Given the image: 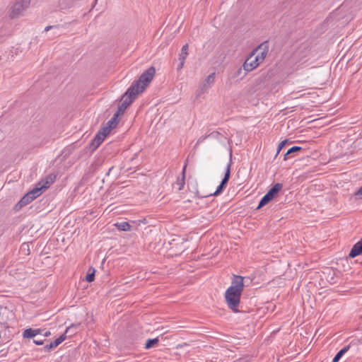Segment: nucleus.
<instances>
[{"mask_svg":"<svg viewBox=\"0 0 362 362\" xmlns=\"http://www.w3.org/2000/svg\"><path fill=\"white\" fill-rule=\"evenodd\" d=\"M156 74V69L151 66L146 70L139 78L134 81L127 92L122 97V103L119 105L118 110L115 113H118V116L122 114L129 105L132 104L136 95L142 93L152 81Z\"/></svg>","mask_w":362,"mask_h":362,"instance_id":"nucleus-1","label":"nucleus"},{"mask_svg":"<svg viewBox=\"0 0 362 362\" xmlns=\"http://www.w3.org/2000/svg\"><path fill=\"white\" fill-rule=\"evenodd\" d=\"M243 277L234 275L231 286L226 290L225 298L227 305L233 312H238L240 297L244 288Z\"/></svg>","mask_w":362,"mask_h":362,"instance_id":"nucleus-2","label":"nucleus"},{"mask_svg":"<svg viewBox=\"0 0 362 362\" xmlns=\"http://www.w3.org/2000/svg\"><path fill=\"white\" fill-rule=\"evenodd\" d=\"M30 6V0H16L10 9V17L16 18L23 16Z\"/></svg>","mask_w":362,"mask_h":362,"instance_id":"nucleus-3","label":"nucleus"},{"mask_svg":"<svg viewBox=\"0 0 362 362\" xmlns=\"http://www.w3.org/2000/svg\"><path fill=\"white\" fill-rule=\"evenodd\" d=\"M262 47H256L255 49L250 53L249 57L246 59L243 64V69L245 71H251L259 66L262 62V58H257L255 54L258 52V48Z\"/></svg>","mask_w":362,"mask_h":362,"instance_id":"nucleus-4","label":"nucleus"},{"mask_svg":"<svg viewBox=\"0 0 362 362\" xmlns=\"http://www.w3.org/2000/svg\"><path fill=\"white\" fill-rule=\"evenodd\" d=\"M230 165H231L230 163H229L227 165L224 177L223 178L222 181L221 182V184L218 186L216 190L214 193H210L209 194H199V192H197V196L203 198V197H207L209 196H218V194H220L222 192V191L223 190V189L226 187L228 180L230 179Z\"/></svg>","mask_w":362,"mask_h":362,"instance_id":"nucleus-5","label":"nucleus"},{"mask_svg":"<svg viewBox=\"0 0 362 362\" xmlns=\"http://www.w3.org/2000/svg\"><path fill=\"white\" fill-rule=\"evenodd\" d=\"M107 134L108 133H106V132H104L102 129H100L94 139L92 140L89 146L90 150L91 151L96 150L104 141Z\"/></svg>","mask_w":362,"mask_h":362,"instance_id":"nucleus-6","label":"nucleus"},{"mask_svg":"<svg viewBox=\"0 0 362 362\" xmlns=\"http://www.w3.org/2000/svg\"><path fill=\"white\" fill-rule=\"evenodd\" d=\"M64 30V29L62 26L57 25L47 26L45 28L44 31L45 32L47 37L52 39L57 36L61 35L63 33Z\"/></svg>","mask_w":362,"mask_h":362,"instance_id":"nucleus-7","label":"nucleus"},{"mask_svg":"<svg viewBox=\"0 0 362 362\" xmlns=\"http://www.w3.org/2000/svg\"><path fill=\"white\" fill-rule=\"evenodd\" d=\"M215 76H216V74L214 72V73H211V74H209L204 80V81L202 82V83L199 88V95L207 91L210 88L211 85L214 84V83L215 81Z\"/></svg>","mask_w":362,"mask_h":362,"instance_id":"nucleus-8","label":"nucleus"},{"mask_svg":"<svg viewBox=\"0 0 362 362\" xmlns=\"http://www.w3.org/2000/svg\"><path fill=\"white\" fill-rule=\"evenodd\" d=\"M117 117L118 113H115L113 117L101 128L103 131L106 132V133L109 134L110 131L117 126Z\"/></svg>","mask_w":362,"mask_h":362,"instance_id":"nucleus-9","label":"nucleus"},{"mask_svg":"<svg viewBox=\"0 0 362 362\" xmlns=\"http://www.w3.org/2000/svg\"><path fill=\"white\" fill-rule=\"evenodd\" d=\"M33 200H34V199L28 192L16 204V209L17 210L21 209V208H23V206H26L27 204H28L29 203H30Z\"/></svg>","mask_w":362,"mask_h":362,"instance_id":"nucleus-10","label":"nucleus"},{"mask_svg":"<svg viewBox=\"0 0 362 362\" xmlns=\"http://www.w3.org/2000/svg\"><path fill=\"white\" fill-rule=\"evenodd\" d=\"M362 253V239L356 243L351 250L349 256L351 258L356 257V256Z\"/></svg>","mask_w":362,"mask_h":362,"instance_id":"nucleus-11","label":"nucleus"},{"mask_svg":"<svg viewBox=\"0 0 362 362\" xmlns=\"http://www.w3.org/2000/svg\"><path fill=\"white\" fill-rule=\"evenodd\" d=\"M188 47H182L180 54H179V61L180 63L177 66V71H180L182 69L185 63V60L188 55Z\"/></svg>","mask_w":362,"mask_h":362,"instance_id":"nucleus-12","label":"nucleus"},{"mask_svg":"<svg viewBox=\"0 0 362 362\" xmlns=\"http://www.w3.org/2000/svg\"><path fill=\"white\" fill-rule=\"evenodd\" d=\"M283 185L281 183H276L268 192L267 194L273 199L276 194L281 190Z\"/></svg>","mask_w":362,"mask_h":362,"instance_id":"nucleus-13","label":"nucleus"},{"mask_svg":"<svg viewBox=\"0 0 362 362\" xmlns=\"http://www.w3.org/2000/svg\"><path fill=\"white\" fill-rule=\"evenodd\" d=\"M40 333V329H33L29 328V329H26L23 332V337L24 338L30 339V338H33V337H35L36 335L39 334Z\"/></svg>","mask_w":362,"mask_h":362,"instance_id":"nucleus-14","label":"nucleus"},{"mask_svg":"<svg viewBox=\"0 0 362 362\" xmlns=\"http://www.w3.org/2000/svg\"><path fill=\"white\" fill-rule=\"evenodd\" d=\"M42 189L43 187H41V182H39L34 189L28 192V194L35 199L42 194Z\"/></svg>","mask_w":362,"mask_h":362,"instance_id":"nucleus-15","label":"nucleus"},{"mask_svg":"<svg viewBox=\"0 0 362 362\" xmlns=\"http://www.w3.org/2000/svg\"><path fill=\"white\" fill-rule=\"evenodd\" d=\"M185 167L183 169L182 177H177V181L174 183L176 186H177V189L179 191L182 190L185 186Z\"/></svg>","mask_w":362,"mask_h":362,"instance_id":"nucleus-16","label":"nucleus"},{"mask_svg":"<svg viewBox=\"0 0 362 362\" xmlns=\"http://www.w3.org/2000/svg\"><path fill=\"white\" fill-rule=\"evenodd\" d=\"M247 72L248 71H245L244 69H243L241 67H240L235 71L233 76V78L241 80L246 76Z\"/></svg>","mask_w":362,"mask_h":362,"instance_id":"nucleus-17","label":"nucleus"},{"mask_svg":"<svg viewBox=\"0 0 362 362\" xmlns=\"http://www.w3.org/2000/svg\"><path fill=\"white\" fill-rule=\"evenodd\" d=\"M350 345H347L341 349L334 357L332 362H338L342 356L349 349Z\"/></svg>","mask_w":362,"mask_h":362,"instance_id":"nucleus-18","label":"nucleus"},{"mask_svg":"<svg viewBox=\"0 0 362 362\" xmlns=\"http://www.w3.org/2000/svg\"><path fill=\"white\" fill-rule=\"evenodd\" d=\"M74 0H59V7L61 9H66L74 4Z\"/></svg>","mask_w":362,"mask_h":362,"instance_id":"nucleus-19","label":"nucleus"},{"mask_svg":"<svg viewBox=\"0 0 362 362\" xmlns=\"http://www.w3.org/2000/svg\"><path fill=\"white\" fill-rule=\"evenodd\" d=\"M78 326H79V325H74L73 324L71 326H69V327H67V329H66V331L64 332L65 336H66V334H69V335L70 337L74 335L76 333V329Z\"/></svg>","mask_w":362,"mask_h":362,"instance_id":"nucleus-20","label":"nucleus"},{"mask_svg":"<svg viewBox=\"0 0 362 362\" xmlns=\"http://www.w3.org/2000/svg\"><path fill=\"white\" fill-rule=\"evenodd\" d=\"M55 177V175L52 177V175H50L46 178L45 182L43 184L41 183V187H43V189H46L49 187V185L54 182Z\"/></svg>","mask_w":362,"mask_h":362,"instance_id":"nucleus-21","label":"nucleus"},{"mask_svg":"<svg viewBox=\"0 0 362 362\" xmlns=\"http://www.w3.org/2000/svg\"><path fill=\"white\" fill-rule=\"evenodd\" d=\"M55 177V175L52 177V175H50L46 178L45 182L43 184L41 183V187H43V189H46L49 187V185L54 182Z\"/></svg>","mask_w":362,"mask_h":362,"instance_id":"nucleus-22","label":"nucleus"},{"mask_svg":"<svg viewBox=\"0 0 362 362\" xmlns=\"http://www.w3.org/2000/svg\"><path fill=\"white\" fill-rule=\"evenodd\" d=\"M115 226L122 231H128L130 230V225L127 222L117 223Z\"/></svg>","mask_w":362,"mask_h":362,"instance_id":"nucleus-23","label":"nucleus"},{"mask_svg":"<svg viewBox=\"0 0 362 362\" xmlns=\"http://www.w3.org/2000/svg\"><path fill=\"white\" fill-rule=\"evenodd\" d=\"M272 199L267 194H266L262 198V199L260 200L259 203V205L257 206V209H259L262 206H264V205H266L267 204H268L270 201H272Z\"/></svg>","mask_w":362,"mask_h":362,"instance_id":"nucleus-24","label":"nucleus"},{"mask_svg":"<svg viewBox=\"0 0 362 362\" xmlns=\"http://www.w3.org/2000/svg\"><path fill=\"white\" fill-rule=\"evenodd\" d=\"M158 343V338L155 339H149L146 341L145 344V348L146 349H150L153 347V346L156 345Z\"/></svg>","mask_w":362,"mask_h":362,"instance_id":"nucleus-25","label":"nucleus"},{"mask_svg":"<svg viewBox=\"0 0 362 362\" xmlns=\"http://www.w3.org/2000/svg\"><path fill=\"white\" fill-rule=\"evenodd\" d=\"M300 150H302V148L300 146H295L291 147V148H289L287 151V152L284 155V160H287L288 159L287 156L289 154L293 153L296 152V151H299Z\"/></svg>","mask_w":362,"mask_h":362,"instance_id":"nucleus-26","label":"nucleus"},{"mask_svg":"<svg viewBox=\"0 0 362 362\" xmlns=\"http://www.w3.org/2000/svg\"><path fill=\"white\" fill-rule=\"evenodd\" d=\"M89 270H91L92 272L90 273L87 274L86 276V280L88 282H92L94 280L95 278V270L93 267H90Z\"/></svg>","mask_w":362,"mask_h":362,"instance_id":"nucleus-27","label":"nucleus"},{"mask_svg":"<svg viewBox=\"0 0 362 362\" xmlns=\"http://www.w3.org/2000/svg\"><path fill=\"white\" fill-rule=\"evenodd\" d=\"M267 54V47H265V49L264 50H260V48H258V52H257V54H255L257 58H262V61L264 59L266 55Z\"/></svg>","mask_w":362,"mask_h":362,"instance_id":"nucleus-28","label":"nucleus"},{"mask_svg":"<svg viewBox=\"0 0 362 362\" xmlns=\"http://www.w3.org/2000/svg\"><path fill=\"white\" fill-rule=\"evenodd\" d=\"M66 338V336H65V334H62L59 337H58L57 339H55L54 342V345L55 347L58 346L62 341H64Z\"/></svg>","mask_w":362,"mask_h":362,"instance_id":"nucleus-29","label":"nucleus"},{"mask_svg":"<svg viewBox=\"0 0 362 362\" xmlns=\"http://www.w3.org/2000/svg\"><path fill=\"white\" fill-rule=\"evenodd\" d=\"M288 140L286 139L279 143L277 148V154L281 151V150L284 148V146L286 144Z\"/></svg>","mask_w":362,"mask_h":362,"instance_id":"nucleus-30","label":"nucleus"},{"mask_svg":"<svg viewBox=\"0 0 362 362\" xmlns=\"http://www.w3.org/2000/svg\"><path fill=\"white\" fill-rule=\"evenodd\" d=\"M56 348L55 346L54 345V342H50L49 344H46L44 347V349L46 350V351H49L52 349H54Z\"/></svg>","mask_w":362,"mask_h":362,"instance_id":"nucleus-31","label":"nucleus"},{"mask_svg":"<svg viewBox=\"0 0 362 362\" xmlns=\"http://www.w3.org/2000/svg\"><path fill=\"white\" fill-rule=\"evenodd\" d=\"M355 196L362 199V186L358 189V190L355 193Z\"/></svg>","mask_w":362,"mask_h":362,"instance_id":"nucleus-32","label":"nucleus"},{"mask_svg":"<svg viewBox=\"0 0 362 362\" xmlns=\"http://www.w3.org/2000/svg\"><path fill=\"white\" fill-rule=\"evenodd\" d=\"M206 138V136H201L197 141L195 144V147H197L200 143L204 141V139Z\"/></svg>","mask_w":362,"mask_h":362,"instance_id":"nucleus-33","label":"nucleus"},{"mask_svg":"<svg viewBox=\"0 0 362 362\" xmlns=\"http://www.w3.org/2000/svg\"><path fill=\"white\" fill-rule=\"evenodd\" d=\"M33 342L37 345H42L44 341L42 339L38 340V339H34Z\"/></svg>","mask_w":362,"mask_h":362,"instance_id":"nucleus-34","label":"nucleus"},{"mask_svg":"<svg viewBox=\"0 0 362 362\" xmlns=\"http://www.w3.org/2000/svg\"><path fill=\"white\" fill-rule=\"evenodd\" d=\"M163 200H164V203H167L170 201V199H168V197H166L165 195H164L162 198Z\"/></svg>","mask_w":362,"mask_h":362,"instance_id":"nucleus-35","label":"nucleus"},{"mask_svg":"<svg viewBox=\"0 0 362 362\" xmlns=\"http://www.w3.org/2000/svg\"><path fill=\"white\" fill-rule=\"evenodd\" d=\"M43 335H44V337H48L50 335V332L47 331Z\"/></svg>","mask_w":362,"mask_h":362,"instance_id":"nucleus-36","label":"nucleus"},{"mask_svg":"<svg viewBox=\"0 0 362 362\" xmlns=\"http://www.w3.org/2000/svg\"><path fill=\"white\" fill-rule=\"evenodd\" d=\"M113 169V167H111L110 168H109L107 173V175H110V171Z\"/></svg>","mask_w":362,"mask_h":362,"instance_id":"nucleus-37","label":"nucleus"},{"mask_svg":"<svg viewBox=\"0 0 362 362\" xmlns=\"http://www.w3.org/2000/svg\"><path fill=\"white\" fill-rule=\"evenodd\" d=\"M266 43H267V41H264V42L259 43L258 45L262 46V45H264Z\"/></svg>","mask_w":362,"mask_h":362,"instance_id":"nucleus-38","label":"nucleus"},{"mask_svg":"<svg viewBox=\"0 0 362 362\" xmlns=\"http://www.w3.org/2000/svg\"><path fill=\"white\" fill-rule=\"evenodd\" d=\"M168 178H169V176L165 179V182L163 183V185H164V184H165V183L168 182Z\"/></svg>","mask_w":362,"mask_h":362,"instance_id":"nucleus-39","label":"nucleus"},{"mask_svg":"<svg viewBox=\"0 0 362 362\" xmlns=\"http://www.w3.org/2000/svg\"><path fill=\"white\" fill-rule=\"evenodd\" d=\"M3 42L2 41H0V43H2Z\"/></svg>","mask_w":362,"mask_h":362,"instance_id":"nucleus-40","label":"nucleus"}]
</instances>
